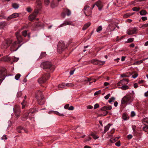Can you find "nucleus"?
<instances>
[{
  "instance_id": "nucleus-32",
  "label": "nucleus",
  "mask_w": 148,
  "mask_h": 148,
  "mask_svg": "<svg viewBox=\"0 0 148 148\" xmlns=\"http://www.w3.org/2000/svg\"><path fill=\"white\" fill-rule=\"evenodd\" d=\"M36 109L35 108H32L30 109L29 110V114H32L36 111Z\"/></svg>"
},
{
  "instance_id": "nucleus-25",
  "label": "nucleus",
  "mask_w": 148,
  "mask_h": 148,
  "mask_svg": "<svg viewBox=\"0 0 148 148\" xmlns=\"http://www.w3.org/2000/svg\"><path fill=\"white\" fill-rule=\"evenodd\" d=\"M147 13L146 11L144 10H143L141 11L140 12V14L141 15H145Z\"/></svg>"
},
{
  "instance_id": "nucleus-21",
  "label": "nucleus",
  "mask_w": 148,
  "mask_h": 148,
  "mask_svg": "<svg viewBox=\"0 0 148 148\" xmlns=\"http://www.w3.org/2000/svg\"><path fill=\"white\" fill-rule=\"evenodd\" d=\"M91 23L90 22H88L86 24L83 26L82 28V30H84L86 29L91 25Z\"/></svg>"
},
{
  "instance_id": "nucleus-60",
  "label": "nucleus",
  "mask_w": 148,
  "mask_h": 148,
  "mask_svg": "<svg viewBox=\"0 0 148 148\" xmlns=\"http://www.w3.org/2000/svg\"><path fill=\"white\" fill-rule=\"evenodd\" d=\"M148 127H145L143 128V130L145 132H147L148 130Z\"/></svg>"
},
{
  "instance_id": "nucleus-37",
  "label": "nucleus",
  "mask_w": 148,
  "mask_h": 148,
  "mask_svg": "<svg viewBox=\"0 0 148 148\" xmlns=\"http://www.w3.org/2000/svg\"><path fill=\"white\" fill-rule=\"evenodd\" d=\"M26 115L27 116V118H30L34 115L32 114H29V112L28 113H27Z\"/></svg>"
},
{
  "instance_id": "nucleus-44",
  "label": "nucleus",
  "mask_w": 148,
  "mask_h": 148,
  "mask_svg": "<svg viewBox=\"0 0 148 148\" xmlns=\"http://www.w3.org/2000/svg\"><path fill=\"white\" fill-rule=\"evenodd\" d=\"M54 113L60 116H64L63 114L60 113L59 112L57 111L55 112Z\"/></svg>"
},
{
  "instance_id": "nucleus-16",
  "label": "nucleus",
  "mask_w": 148,
  "mask_h": 148,
  "mask_svg": "<svg viewBox=\"0 0 148 148\" xmlns=\"http://www.w3.org/2000/svg\"><path fill=\"white\" fill-rule=\"evenodd\" d=\"M58 5V3L56 0H53L51 3V6L52 8H53L57 7Z\"/></svg>"
},
{
  "instance_id": "nucleus-27",
  "label": "nucleus",
  "mask_w": 148,
  "mask_h": 148,
  "mask_svg": "<svg viewBox=\"0 0 148 148\" xmlns=\"http://www.w3.org/2000/svg\"><path fill=\"white\" fill-rule=\"evenodd\" d=\"M120 88H121L123 90H125L129 89V87L127 86L123 85L121 87H120Z\"/></svg>"
},
{
  "instance_id": "nucleus-24",
  "label": "nucleus",
  "mask_w": 148,
  "mask_h": 148,
  "mask_svg": "<svg viewBox=\"0 0 148 148\" xmlns=\"http://www.w3.org/2000/svg\"><path fill=\"white\" fill-rule=\"evenodd\" d=\"M134 13H133L132 14L131 13H127L123 15V17L124 18H128L132 15Z\"/></svg>"
},
{
  "instance_id": "nucleus-28",
  "label": "nucleus",
  "mask_w": 148,
  "mask_h": 148,
  "mask_svg": "<svg viewBox=\"0 0 148 148\" xmlns=\"http://www.w3.org/2000/svg\"><path fill=\"white\" fill-rule=\"evenodd\" d=\"M5 26L4 22H2L0 23V29H3Z\"/></svg>"
},
{
  "instance_id": "nucleus-30",
  "label": "nucleus",
  "mask_w": 148,
  "mask_h": 148,
  "mask_svg": "<svg viewBox=\"0 0 148 148\" xmlns=\"http://www.w3.org/2000/svg\"><path fill=\"white\" fill-rule=\"evenodd\" d=\"M119 138H111L110 139V141L111 143H114Z\"/></svg>"
},
{
  "instance_id": "nucleus-55",
  "label": "nucleus",
  "mask_w": 148,
  "mask_h": 148,
  "mask_svg": "<svg viewBox=\"0 0 148 148\" xmlns=\"http://www.w3.org/2000/svg\"><path fill=\"white\" fill-rule=\"evenodd\" d=\"M38 13V10H36L35 9L34 10V12L33 13H34L35 14H36V16H37V14Z\"/></svg>"
},
{
  "instance_id": "nucleus-8",
  "label": "nucleus",
  "mask_w": 148,
  "mask_h": 148,
  "mask_svg": "<svg viewBox=\"0 0 148 148\" xmlns=\"http://www.w3.org/2000/svg\"><path fill=\"white\" fill-rule=\"evenodd\" d=\"M12 40H5L2 43L1 48L2 49H6L10 45V44L12 43Z\"/></svg>"
},
{
  "instance_id": "nucleus-12",
  "label": "nucleus",
  "mask_w": 148,
  "mask_h": 148,
  "mask_svg": "<svg viewBox=\"0 0 148 148\" xmlns=\"http://www.w3.org/2000/svg\"><path fill=\"white\" fill-rule=\"evenodd\" d=\"M138 29L136 27H134L131 30H128L127 32V34L129 35H131L133 34L136 33V32Z\"/></svg>"
},
{
  "instance_id": "nucleus-33",
  "label": "nucleus",
  "mask_w": 148,
  "mask_h": 148,
  "mask_svg": "<svg viewBox=\"0 0 148 148\" xmlns=\"http://www.w3.org/2000/svg\"><path fill=\"white\" fill-rule=\"evenodd\" d=\"M91 136L94 139H97L99 138V136H97L95 134L92 133Z\"/></svg>"
},
{
  "instance_id": "nucleus-48",
  "label": "nucleus",
  "mask_w": 148,
  "mask_h": 148,
  "mask_svg": "<svg viewBox=\"0 0 148 148\" xmlns=\"http://www.w3.org/2000/svg\"><path fill=\"white\" fill-rule=\"evenodd\" d=\"M26 10L28 12H29L32 11V9L30 7H29L26 8Z\"/></svg>"
},
{
  "instance_id": "nucleus-64",
  "label": "nucleus",
  "mask_w": 148,
  "mask_h": 148,
  "mask_svg": "<svg viewBox=\"0 0 148 148\" xmlns=\"http://www.w3.org/2000/svg\"><path fill=\"white\" fill-rule=\"evenodd\" d=\"M7 139V138L6 137V135H4L3 136V137H2V139H5V140H6Z\"/></svg>"
},
{
  "instance_id": "nucleus-51",
  "label": "nucleus",
  "mask_w": 148,
  "mask_h": 148,
  "mask_svg": "<svg viewBox=\"0 0 148 148\" xmlns=\"http://www.w3.org/2000/svg\"><path fill=\"white\" fill-rule=\"evenodd\" d=\"M110 93H109V94H108L107 95L105 96L104 97V98L106 99H108V98L110 97Z\"/></svg>"
},
{
  "instance_id": "nucleus-59",
  "label": "nucleus",
  "mask_w": 148,
  "mask_h": 148,
  "mask_svg": "<svg viewBox=\"0 0 148 148\" xmlns=\"http://www.w3.org/2000/svg\"><path fill=\"white\" fill-rule=\"evenodd\" d=\"M143 121L144 122H145L147 123L148 124V118H145L143 120Z\"/></svg>"
},
{
  "instance_id": "nucleus-42",
  "label": "nucleus",
  "mask_w": 148,
  "mask_h": 148,
  "mask_svg": "<svg viewBox=\"0 0 148 148\" xmlns=\"http://www.w3.org/2000/svg\"><path fill=\"white\" fill-rule=\"evenodd\" d=\"M65 86V84H60L58 86V87L59 88H63Z\"/></svg>"
},
{
  "instance_id": "nucleus-1",
  "label": "nucleus",
  "mask_w": 148,
  "mask_h": 148,
  "mask_svg": "<svg viewBox=\"0 0 148 148\" xmlns=\"http://www.w3.org/2000/svg\"><path fill=\"white\" fill-rule=\"evenodd\" d=\"M15 34L18 41H15L12 44L10 50L12 51H16L20 47L21 45H18V44L22 42L23 40L22 36L19 32H16Z\"/></svg>"
},
{
  "instance_id": "nucleus-34",
  "label": "nucleus",
  "mask_w": 148,
  "mask_h": 148,
  "mask_svg": "<svg viewBox=\"0 0 148 148\" xmlns=\"http://www.w3.org/2000/svg\"><path fill=\"white\" fill-rule=\"evenodd\" d=\"M22 34L23 36L26 37L27 34V32L26 30H25L22 32Z\"/></svg>"
},
{
  "instance_id": "nucleus-6",
  "label": "nucleus",
  "mask_w": 148,
  "mask_h": 148,
  "mask_svg": "<svg viewBox=\"0 0 148 148\" xmlns=\"http://www.w3.org/2000/svg\"><path fill=\"white\" fill-rule=\"evenodd\" d=\"M65 44L62 41L59 42L58 45L57 51L59 53H61L65 49Z\"/></svg>"
},
{
  "instance_id": "nucleus-23",
  "label": "nucleus",
  "mask_w": 148,
  "mask_h": 148,
  "mask_svg": "<svg viewBox=\"0 0 148 148\" xmlns=\"http://www.w3.org/2000/svg\"><path fill=\"white\" fill-rule=\"evenodd\" d=\"M23 127L21 126H19L17 128V131L19 133H23Z\"/></svg>"
},
{
  "instance_id": "nucleus-61",
  "label": "nucleus",
  "mask_w": 148,
  "mask_h": 148,
  "mask_svg": "<svg viewBox=\"0 0 148 148\" xmlns=\"http://www.w3.org/2000/svg\"><path fill=\"white\" fill-rule=\"evenodd\" d=\"M131 116L132 117H133L134 116H135V113L134 112V111H132L131 112Z\"/></svg>"
},
{
  "instance_id": "nucleus-20",
  "label": "nucleus",
  "mask_w": 148,
  "mask_h": 148,
  "mask_svg": "<svg viewBox=\"0 0 148 148\" xmlns=\"http://www.w3.org/2000/svg\"><path fill=\"white\" fill-rule=\"evenodd\" d=\"M36 17V14H35L34 13H32L29 15V19L30 21H32Z\"/></svg>"
},
{
  "instance_id": "nucleus-56",
  "label": "nucleus",
  "mask_w": 148,
  "mask_h": 148,
  "mask_svg": "<svg viewBox=\"0 0 148 148\" xmlns=\"http://www.w3.org/2000/svg\"><path fill=\"white\" fill-rule=\"evenodd\" d=\"M138 73H135L132 76V77L134 78H135L138 76Z\"/></svg>"
},
{
  "instance_id": "nucleus-7",
  "label": "nucleus",
  "mask_w": 148,
  "mask_h": 148,
  "mask_svg": "<svg viewBox=\"0 0 148 148\" xmlns=\"http://www.w3.org/2000/svg\"><path fill=\"white\" fill-rule=\"evenodd\" d=\"M92 9L87 5L85 6L83 9V11L86 16H90L92 13Z\"/></svg>"
},
{
  "instance_id": "nucleus-26",
  "label": "nucleus",
  "mask_w": 148,
  "mask_h": 148,
  "mask_svg": "<svg viewBox=\"0 0 148 148\" xmlns=\"http://www.w3.org/2000/svg\"><path fill=\"white\" fill-rule=\"evenodd\" d=\"M12 6L14 8L17 9L18 8L19 5L18 4L16 3H12Z\"/></svg>"
},
{
  "instance_id": "nucleus-57",
  "label": "nucleus",
  "mask_w": 148,
  "mask_h": 148,
  "mask_svg": "<svg viewBox=\"0 0 148 148\" xmlns=\"http://www.w3.org/2000/svg\"><path fill=\"white\" fill-rule=\"evenodd\" d=\"M115 145L116 146L119 147L120 145V141H118L115 144Z\"/></svg>"
},
{
  "instance_id": "nucleus-36",
  "label": "nucleus",
  "mask_w": 148,
  "mask_h": 148,
  "mask_svg": "<svg viewBox=\"0 0 148 148\" xmlns=\"http://www.w3.org/2000/svg\"><path fill=\"white\" fill-rule=\"evenodd\" d=\"M134 38H129L127 40L126 42L127 43L132 42L134 41Z\"/></svg>"
},
{
  "instance_id": "nucleus-38",
  "label": "nucleus",
  "mask_w": 148,
  "mask_h": 148,
  "mask_svg": "<svg viewBox=\"0 0 148 148\" xmlns=\"http://www.w3.org/2000/svg\"><path fill=\"white\" fill-rule=\"evenodd\" d=\"M21 75L20 74H17L16 75L15 77V78L16 80H18V79L21 76Z\"/></svg>"
},
{
  "instance_id": "nucleus-2",
  "label": "nucleus",
  "mask_w": 148,
  "mask_h": 148,
  "mask_svg": "<svg viewBox=\"0 0 148 148\" xmlns=\"http://www.w3.org/2000/svg\"><path fill=\"white\" fill-rule=\"evenodd\" d=\"M36 97L39 104L42 105L45 103V100L41 91L38 90L36 92Z\"/></svg>"
},
{
  "instance_id": "nucleus-18",
  "label": "nucleus",
  "mask_w": 148,
  "mask_h": 148,
  "mask_svg": "<svg viewBox=\"0 0 148 148\" xmlns=\"http://www.w3.org/2000/svg\"><path fill=\"white\" fill-rule=\"evenodd\" d=\"M18 16V14L17 13H14L12 15H10L8 18V19H10L12 18H14Z\"/></svg>"
},
{
  "instance_id": "nucleus-10",
  "label": "nucleus",
  "mask_w": 148,
  "mask_h": 148,
  "mask_svg": "<svg viewBox=\"0 0 148 148\" xmlns=\"http://www.w3.org/2000/svg\"><path fill=\"white\" fill-rule=\"evenodd\" d=\"M14 111L15 116L18 117L20 114V109L19 107L18 106H15L14 108Z\"/></svg>"
},
{
  "instance_id": "nucleus-52",
  "label": "nucleus",
  "mask_w": 148,
  "mask_h": 148,
  "mask_svg": "<svg viewBox=\"0 0 148 148\" xmlns=\"http://www.w3.org/2000/svg\"><path fill=\"white\" fill-rule=\"evenodd\" d=\"M86 79H86L85 80V81L90 82L91 81L93 80V79H92L91 78L86 77Z\"/></svg>"
},
{
  "instance_id": "nucleus-41",
  "label": "nucleus",
  "mask_w": 148,
  "mask_h": 148,
  "mask_svg": "<svg viewBox=\"0 0 148 148\" xmlns=\"http://www.w3.org/2000/svg\"><path fill=\"white\" fill-rule=\"evenodd\" d=\"M102 27L101 26H99L96 29V31L98 32L102 30Z\"/></svg>"
},
{
  "instance_id": "nucleus-62",
  "label": "nucleus",
  "mask_w": 148,
  "mask_h": 148,
  "mask_svg": "<svg viewBox=\"0 0 148 148\" xmlns=\"http://www.w3.org/2000/svg\"><path fill=\"white\" fill-rule=\"evenodd\" d=\"M24 132H25L26 133H28V131H27V130L25 129H24L23 127V133Z\"/></svg>"
},
{
  "instance_id": "nucleus-58",
  "label": "nucleus",
  "mask_w": 148,
  "mask_h": 148,
  "mask_svg": "<svg viewBox=\"0 0 148 148\" xmlns=\"http://www.w3.org/2000/svg\"><path fill=\"white\" fill-rule=\"evenodd\" d=\"M141 19L143 21H145L147 19V18L146 16H143L141 17Z\"/></svg>"
},
{
  "instance_id": "nucleus-54",
  "label": "nucleus",
  "mask_w": 148,
  "mask_h": 148,
  "mask_svg": "<svg viewBox=\"0 0 148 148\" xmlns=\"http://www.w3.org/2000/svg\"><path fill=\"white\" fill-rule=\"evenodd\" d=\"M99 107V104L97 103L94 106V109H96Z\"/></svg>"
},
{
  "instance_id": "nucleus-63",
  "label": "nucleus",
  "mask_w": 148,
  "mask_h": 148,
  "mask_svg": "<svg viewBox=\"0 0 148 148\" xmlns=\"http://www.w3.org/2000/svg\"><path fill=\"white\" fill-rule=\"evenodd\" d=\"M140 64V62L139 61H136L133 64Z\"/></svg>"
},
{
  "instance_id": "nucleus-43",
  "label": "nucleus",
  "mask_w": 148,
  "mask_h": 148,
  "mask_svg": "<svg viewBox=\"0 0 148 148\" xmlns=\"http://www.w3.org/2000/svg\"><path fill=\"white\" fill-rule=\"evenodd\" d=\"M46 55L45 53H41L40 56L39 57V59H41L42 57L45 56Z\"/></svg>"
},
{
  "instance_id": "nucleus-5",
  "label": "nucleus",
  "mask_w": 148,
  "mask_h": 148,
  "mask_svg": "<svg viewBox=\"0 0 148 148\" xmlns=\"http://www.w3.org/2000/svg\"><path fill=\"white\" fill-rule=\"evenodd\" d=\"M50 76L49 73H45L38 80V82L39 84H41L45 83L47 81Z\"/></svg>"
},
{
  "instance_id": "nucleus-46",
  "label": "nucleus",
  "mask_w": 148,
  "mask_h": 148,
  "mask_svg": "<svg viewBox=\"0 0 148 148\" xmlns=\"http://www.w3.org/2000/svg\"><path fill=\"white\" fill-rule=\"evenodd\" d=\"M22 95V92L21 91L18 92L17 93V96L18 97H20Z\"/></svg>"
},
{
  "instance_id": "nucleus-22",
  "label": "nucleus",
  "mask_w": 148,
  "mask_h": 148,
  "mask_svg": "<svg viewBox=\"0 0 148 148\" xmlns=\"http://www.w3.org/2000/svg\"><path fill=\"white\" fill-rule=\"evenodd\" d=\"M111 125L110 124H108L107 126L105 127V129L104 131V133H105L109 129Z\"/></svg>"
},
{
  "instance_id": "nucleus-17",
  "label": "nucleus",
  "mask_w": 148,
  "mask_h": 148,
  "mask_svg": "<svg viewBox=\"0 0 148 148\" xmlns=\"http://www.w3.org/2000/svg\"><path fill=\"white\" fill-rule=\"evenodd\" d=\"M112 109V106H105L103 107L101 109V110H104L106 111V110H111Z\"/></svg>"
},
{
  "instance_id": "nucleus-53",
  "label": "nucleus",
  "mask_w": 148,
  "mask_h": 148,
  "mask_svg": "<svg viewBox=\"0 0 148 148\" xmlns=\"http://www.w3.org/2000/svg\"><path fill=\"white\" fill-rule=\"evenodd\" d=\"M148 27V23L147 24H145L142 25L141 27H143L144 28L145 27Z\"/></svg>"
},
{
  "instance_id": "nucleus-39",
  "label": "nucleus",
  "mask_w": 148,
  "mask_h": 148,
  "mask_svg": "<svg viewBox=\"0 0 148 148\" xmlns=\"http://www.w3.org/2000/svg\"><path fill=\"white\" fill-rule=\"evenodd\" d=\"M140 10V8L135 7L132 8V10L134 11H138Z\"/></svg>"
},
{
  "instance_id": "nucleus-29",
  "label": "nucleus",
  "mask_w": 148,
  "mask_h": 148,
  "mask_svg": "<svg viewBox=\"0 0 148 148\" xmlns=\"http://www.w3.org/2000/svg\"><path fill=\"white\" fill-rule=\"evenodd\" d=\"M122 118L124 120H126L128 119L127 116L125 114H123L122 115Z\"/></svg>"
},
{
  "instance_id": "nucleus-9",
  "label": "nucleus",
  "mask_w": 148,
  "mask_h": 148,
  "mask_svg": "<svg viewBox=\"0 0 148 148\" xmlns=\"http://www.w3.org/2000/svg\"><path fill=\"white\" fill-rule=\"evenodd\" d=\"M90 62L95 64L96 65H103L104 64L105 62V61L100 60H98L93 59L90 61Z\"/></svg>"
},
{
  "instance_id": "nucleus-49",
  "label": "nucleus",
  "mask_w": 148,
  "mask_h": 148,
  "mask_svg": "<svg viewBox=\"0 0 148 148\" xmlns=\"http://www.w3.org/2000/svg\"><path fill=\"white\" fill-rule=\"evenodd\" d=\"M35 25L36 27H39L41 26V24L40 22H38L36 23Z\"/></svg>"
},
{
  "instance_id": "nucleus-4",
  "label": "nucleus",
  "mask_w": 148,
  "mask_h": 148,
  "mask_svg": "<svg viewBox=\"0 0 148 148\" xmlns=\"http://www.w3.org/2000/svg\"><path fill=\"white\" fill-rule=\"evenodd\" d=\"M133 100L132 97L130 95H128L124 96L122 99L121 103L122 104H129L132 102Z\"/></svg>"
},
{
  "instance_id": "nucleus-11",
  "label": "nucleus",
  "mask_w": 148,
  "mask_h": 148,
  "mask_svg": "<svg viewBox=\"0 0 148 148\" xmlns=\"http://www.w3.org/2000/svg\"><path fill=\"white\" fill-rule=\"evenodd\" d=\"M129 80L128 79H123L122 80H120L117 83V85L119 86L121 85H124L125 84H127L129 82Z\"/></svg>"
},
{
  "instance_id": "nucleus-13",
  "label": "nucleus",
  "mask_w": 148,
  "mask_h": 148,
  "mask_svg": "<svg viewBox=\"0 0 148 148\" xmlns=\"http://www.w3.org/2000/svg\"><path fill=\"white\" fill-rule=\"evenodd\" d=\"M95 5L98 8L99 10H101L103 5L101 1L99 0L97 1L95 3Z\"/></svg>"
},
{
  "instance_id": "nucleus-40",
  "label": "nucleus",
  "mask_w": 148,
  "mask_h": 148,
  "mask_svg": "<svg viewBox=\"0 0 148 148\" xmlns=\"http://www.w3.org/2000/svg\"><path fill=\"white\" fill-rule=\"evenodd\" d=\"M74 85L72 83H67L65 84V86L69 87H72Z\"/></svg>"
},
{
  "instance_id": "nucleus-50",
  "label": "nucleus",
  "mask_w": 148,
  "mask_h": 148,
  "mask_svg": "<svg viewBox=\"0 0 148 148\" xmlns=\"http://www.w3.org/2000/svg\"><path fill=\"white\" fill-rule=\"evenodd\" d=\"M101 90H99L98 91H97L95 93L94 95L95 96L97 95H99V94L101 93Z\"/></svg>"
},
{
  "instance_id": "nucleus-19",
  "label": "nucleus",
  "mask_w": 148,
  "mask_h": 148,
  "mask_svg": "<svg viewBox=\"0 0 148 148\" xmlns=\"http://www.w3.org/2000/svg\"><path fill=\"white\" fill-rule=\"evenodd\" d=\"M69 106V104H66L64 106V108L66 109H68L69 110H73L74 108L73 106Z\"/></svg>"
},
{
  "instance_id": "nucleus-47",
  "label": "nucleus",
  "mask_w": 148,
  "mask_h": 148,
  "mask_svg": "<svg viewBox=\"0 0 148 148\" xmlns=\"http://www.w3.org/2000/svg\"><path fill=\"white\" fill-rule=\"evenodd\" d=\"M49 0H44V3L46 5H49Z\"/></svg>"
},
{
  "instance_id": "nucleus-45",
  "label": "nucleus",
  "mask_w": 148,
  "mask_h": 148,
  "mask_svg": "<svg viewBox=\"0 0 148 148\" xmlns=\"http://www.w3.org/2000/svg\"><path fill=\"white\" fill-rule=\"evenodd\" d=\"M36 3L39 6H40L41 4L40 0H37L36 2Z\"/></svg>"
},
{
  "instance_id": "nucleus-15",
  "label": "nucleus",
  "mask_w": 148,
  "mask_h": 148,
  "mask_svg": "<svg viewBox=\"0 0 148 148\" xmlns=\"http://www.w3.org/2000/svg\"><path fill=\"white\" fill-rule=\"evenodd\" d=\"M10 60V58L9 57L8 55L4 56L0 59V61H1L7 62L9 61Z\"/></svg>"
},
{
  "instance_id": "nucleus-31",
  "label": "nucleus",
  "mask_w": 148,
  "mask_h": 148,
  "mask_svg": "<svg viewBox=\"0 0 148 148\" xmlns=\"http://www.w3.org/2000/svg\"><path fill=\"white\" fill-rule=\"evenodd\" d=\"M65 11V12L66 13L67 15L68 16H69L71 15V11L69 10L68 9H66Z\"/></svg>"
},
{
  "instance_id": "nucleus-14",
  "label": "nucleus",
  "mask_w": 148,
  "mask_h": 148,
  "mask_svg": "<svg viewBox=\"0 0 148 148\" xmlns=\"http://www.w3.org/2000/svg\"><path fill=\"white\" fill-rule=\"evenodd\" d=\"M67 25H73L72 22L70 21H65L63 23H62L59 26H58V27H62L64 26H66Z\"/></svg>"
},
{
  "instance_id": "nucleus-35",
  "label": "nucleus",
  "mask_w": 148,
  "mask_h": 148,
  "mask_svg": "<svg viewBox=\"0 0 148 148\" xmlns=\"http://www.w3.org/2000/svg\"><path fill=\"white\" fill-rule=\"evenodd\" d=\"M115 99V98L114 97H111L108 100V102L110 103H111L112 102L114 101Z\"/></svg>"
},
{
  "instance_id": "nucleus-3",
  "label": "nucleus",
  "mask_w": 148,
  "mask_h": 148,
  "mask_svg": "<svg viewBox=\"0 0 148 148\" xmlns=\"http://www.w3.org/2000/svg\"><path fill=\"white\" fill-rule=\"evenodd\" d=\"M41 68L43 69L49 70L52 72L55 69L54 66L50 62H46L42 63L40 65Z\"/></svg>"
}]
</instances>
